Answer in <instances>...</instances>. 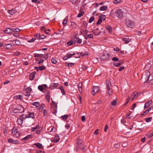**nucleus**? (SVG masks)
<instances>
[{"label":"nucleus","mask_w":153,"mask_h":153,"mask_svg":"<svg viewBox=\"0 0 153 153\" xmlns=\"http://www.w3.org/2000/svg\"><path fill=\"white\" fill-rule=\"evenodd\" d=\"M111 15L112 16H116L120 19H121L123 16V12L120 9L116 10L113 9L111 11Z\"/></svg>","instance_id":"nucleus-1"},{"label":"nucleus","mask_w":153,"mask_h":153,"mask_svg":"<svg viewBox=\"0 0 153 153\" xmlns=\"http://www.w3.org/2000/svg\"><path fill=\"white\" fill-rule=\"evenodd\" d=\"M106 88L108 90V94L110 95H112V91L111 89L112 86L111 84L110 81L109 80H107L106 81Z\"/></svg>","instance_id":"nucleus-2"},{"label":"nucleus","mask_w":153,"mask_h":153,"mask_svg":"<svg viewBox=\"0 0 153 153\" xmlns=\"http://www.w3.org/2000/svg\"><path fill=\"white\" fill-rule=\"evenodd\" d=\"M111 55L107 53H104L101 56V61L109 60L110 59Z\"/></svg>","instance_id":"nucleus-3"},{"label":"nucleus","mask_w":153,"mask_h":153,"mask_svg":"<svg viewBox=\"0 0 153 153\" xmlns=\"http://www.w3.org/2000/svg\"><path fill=\"white\" fill-rule=\"evenodd\" d=\"M24 108L21 105H19L17 108L15 109L13 111L15 113H21L24 112Z\"/></svg>","instance_id":"nucleus-4"},{"label":"nucleus","mask_w":153,"mask_h":153,"mask_svg":"<svg viewBox=\"0 0 153 153\" xmlns=\"http://www.w3.org/2000/svg\"><path fill=\"white\" fill-rule=\"evenodd\" d=\"M126 24L128 27L130 28H132L134 25V23L129 19L126 20Z\"/></svg>","instance_id":"nucleus-5"},{"label":"nucleus","mask_w":153,"mask_h":153,"mask_svg":"<svg viewBox=\"0 0 153 153\" xmlns=\"http://www.w3.org/2000/svg\"><path fill=\"white\" fill-rule=\"evenodd\" d=\"M12 131L13 135L16 137H18L19 136V133L18 132L16 127H13Z\"/></svg>","instance_id":"nucleus-6"},{"label":"nucleus","mask_w":153,"mask_h":153,"mask_svg":"<svg viewBox=\"0 0 153 153\" xmlns=\"http://www.w3.org/2000/svg\"><path fill=\"white\" fill-rule=\"evenodd\" d=\"M99 90V86H94L92 90V94L94 95Z\"/></svg>","instance_id":"nucleus-7"},{"label":"nucleus","mask_w":153,"mask_h":153,"mask_svg":"<svg viewBox=\"0 0 153 153\" xmlns=\"http://www.w3.org/2000/svg\"><path fill=\"white\" fill-rule=\"evenodd\" d=\"M91 32L94 34L95 36L99 35L101 33L100 31L98 28L92 30Z\"/></svg>","instance_id":"nucleus-8"},{"label":"nucleus","mask_w":153,"mask_h":153,"mask_svg":"<svg viewBox=\"0 0 153 153\" xmlns=\"http://www.w3.org/2000/svg\"><path fill=\"white\" fill-rule=\"evenodd\" d=\"M8 142L9 143H12L14 144H20L19 141L17 140H14L12 138H10L8 140Z\"/></svg>","instance_id":"nucleus-9"},{"label":"nucleus","mask_w":153,"mask_h":153,"mask_svg":"<svg viewBox=\"0 0 153 153\" xmlns=\"http://www.w3.org/2000/svg\"><path fill=\"white\" fill-rule=\"evenodd\" d=\"M131 39L128 37L126 36V37L123 38L122 39V40L124 42L125 44H128L131 41Z\"/></svg>","instance_id":"nucleus-10"},{"label":"nucleus","mask_w":153,"mask_h":153,"mask_svg":"<svg viewBox=\"0 0 153 153\" xmlns=\"http://www.w3.org/2000/svg\"><path fill=\"white\" fill-rule=\"evenodd\" d=\"M78 88L80 94H82V83L81 82H79L78 85Z\"/></svg>","instance_id":"nucleus-11"},{"label":"nucleus","mask_w":153,"mask_h":153,"mask_svg":"<svg viewBox=\"0 0 153 153\" xmlns=\"http://www.w3.org/2000/svg\"><path fill=\"white\" fill-rule=\"evenodd\" d=\"M36 74V73L35 71H34L32 72L30 74V76H29V79L30 80H32L33 79H34L35 74Z\"/></svg>","instance_id":"nucleus-12"},{"label":"nucleus","mask_w":153,"mask_h":153,"mask_svg":"<svg viewBox=\"0 0 153 153\" xmlns=\"http://www.w3.org/2000/svg\"><path fill=\"white\" fill-rule=\"evenodd\" d=\"M152 102V101L150 100L146 102L144 105V108L146 109L148 108L151 104Z\"/></svg>","instance_id":"nucleus-13"},{"label":"nucleus","mask_w":153,"mask_h":153,"mask_svg":"<svg viewBox=\"0 0 153 153\" xmlns=\"http://www.w3.org/2000/svg\"><path fill=\"white\" fill-rule=\"evenodd\" d=\"M17 12V10L15 9H12L10 10H9L8 12L10 15H13L14 13H16Z\"/></svg>","instance_id":"nucleus-14"},{"label":"nucleus","mask_w":153,"mask_h":153,"mask_svg":"<svg viewBox=\"0 0 153 153\" xmlns=\"http://www.w3.org/2000/svg\"><path fill=\"white\" fill-rule=\"evenodd\" d=\"M59 84L57 83H53L50 85V88L51 89H53L58 86Z\"/></svg>","instance_id":"nucleus-15"},{"label":"nucleus","mask_w":153,"mask_h":153,"mask_svg":"<svg viewBox=\"0 0 153 153\" xmlns=\"http://www.w3.org/2000/svg\"><path fill=\"white\" fill-rule=\"evenodd\" d=\"M13 45H19L21 44V42L19 40H16L13 41Z\"/></svg>","instance_id":"nucleus-16"},{"label":"nucleus","mask_w":153,"mask_h":153,"mask_svg":"<svg viewBox=\"0 0 153 153\" xmlns=\"http://www.w3.org/2000/svg\"><path fill=\"white\" fill-rule=\"evenodd\" d=\"M12 32V29L10 28H7L4 31V33L6 34L10 33Z\"/></svg>","instance_id":"nucleus-17"},{"label":"nucleus","mask_w":153,"mask_h":153,"mask_svg":"<svg viewBox=\"0 0 153 153\" xmlns=\"http://www.w3.org/2000/svg\"><path fill=\"white\" fill-rule=\"evenodd\" d=\"M59 140V136L58 134H56L55 136V137L53 140V142H55L56 143L58 142Z\"/></svg>","instance_id":"nucleus-18"},{"label":"nucleus","mask_w":153,"mask_h":153,"mask_svg":"<svg viewBox=\"0 0 153 153\" xmlns=\"http://www.w3.org/2000/svg\"><path fill=\"white\" fill-rule=\"evenodd\" d=\"M106 30L109 33L111 32L112 31V27L110 26H107L106 27Z\"/></svg>","instance_id":"nucleus-19"},{"label":"nucleus","mask_w":153,"mask_h":153,"mask_svg":"<svg viewBox=\"0 0 153 153\" xmlns=\"http://www.w3.org/2000/svg\"><path fill=\"white\" fill-rule=\"evenodd\" d=\"M35 117V115L33 113H29L27 115L28 118H33Z\"/></svg>","instance_id":"nucleus-20"},{"label":"nucleus","mask_w":153,"mask_h":153,"mask_svg":"<svg viewBox=\"0 0 153 153\" xmlns=\"http://www.w3.org/2000/svg\"><path fill=\"white\" fill-rule=\"evenodd\" d=\"M13 46L10 44L6 45V48L7 49H10L12 48Z\"/></svg>","instance_id":"nucleus-21"},{"label":"nucleus","mask_w":153,"mask_h":153,"mask_svg":"<svg viewBox=\"0 0 153 153\" xmlns=\"http://www.w3.org/2000/svg\"><path fill=\"white\" fill-rule=\"evenodd\" d=\"M138 95V94L137 92H135V93H133L132 94V100H133L135 98H136L137 97Z\"/></svg>","instance_id":"nucleus-22"},{"label":"nucleus","mask_w":153,"mask_h":153,"mask_svg":"<svg viewBox=\"0 0 153 153\" xmlns=\"http://www.w3.org/2000/svg\"><path fill=\"white\" fill-rule=\"evenodd\" d=\"M17 124L19 125H21L23 123V120L22 118L18 119L17 121Z\"/></svg>","instance_id":"nucleus-23"},{"label":"nucleus","mask_w":153,"mask_h":153,"mask_svg":"<svg viewBox=\"0 0 153 153\" xmlns=\"http://www.w3.org/2000/svg\"><path fill=\"white\" fill-rule=\"evenodd\" d=\"M108 7L106 6H102L100 8V10L101 11L106 10L107 9Z\"/></svg>","instance_id":"nucleus-24"},{"label":"nucleus","mask_w":153,"mask_h":153,"mask_svg":"<svg viewBox=\"0 0 153 153\" xmlns=\"http://www.w3.org/2000/svg\"><path fill=\"white\" fill-rule=\"evenodd\" d=\"M59 88L61 91L62 94L63 95H65V93L63 87L62 86H60L59 87Z\"/></svg>","instance_id":"nucleus-25"},{"label":"nucleus","mask_w":153,"mask_h":153,"mask_svg":"<svg viewBox=\"0 0 153 153\" xmlns=\"http://www.w3.org/2000/svg\"><path fill=\"white\" fill-rule=\"evenodd\" d=\"M45 97L47 101L49 102L50 99V95L49 93L46 94Z\"/></svg>","instance_id":"nucleus-26"},{"label":"nucleus","mask_w":153,"mask_h":153,"mask_svg":"<svg viewBox=\"0 0 153 153\" xmlns=\"http://www.w3.org/2000/svg\"><path fill=\"white\" fill-rule=\"evenodd\" d=\"M43 56V55L41 54L35 53L34 54V56L35 58L40 57L42 58Z\"/></svg>","instance_id":"nucleus-27"},{"label":"nucleus","mask_w":153,"mask_h":153,"mask_svg":"<svg viewBox=\"0 0 153 153\" xmlns=\"http://www.w3.org/2000/svg\"><path fill=\"white\" fill-rule=\"evenodd\" d=\"M152 118V117L146 118L145 119V121L146 122L149 123L151 121Z\"/></svg>","instance_id":"nucleus-28"},{"label":"nucleus","mask_w":153,"mask_h":153,"mask_svg":"<svg viewBox=\"0 0 153 153\" xmlns=\"http://www.w3.org/2000/svg\"><path fill=\"white\" fill-rule=\"evenodd\" d=\"M68 117V115H64L63 116H62L61 117L62 119L63 120H66Z\"/></svg>","instance_id":"nucleus-29"},{"label":"nucleus","mask_w":153,"mask_h":153,"mask_svg":"<svg viewBox=\"0 0 153 153\" xmlns=\"http://www.w3.org/2000/svg\"><path fill=\"white\" fill-rule=\"evenodd\" d=\"M32 91L31 88L29 87L25 89V91L26 93H30Z\"/></svg>","instance_id":"nucleus-30"},{"label":"nucleus","mask_w":153,"mask_h":153,"mask_svg":"<svg viewBox=\"0 0 153 153\" xmlns=\"http://www.w3.org/2000/svg\"><path fill=\"white\" fill-rule=\"evenodd\" d=\"M51 106H52L53 105H54V108H57V104L53 101H52V102L51 103Z\"/></svg>","instance_id":"nucleus-31"},{"label":"nucleus","mask_w":153,"mask_h":153,"mask_svg":"<svg viewBox=\"0 0 153 153\" xmlns=\"http://www.w3.org/2000/svg\"><path fill=\"white\" fill-rule=\"evenodd\" d=\"M14 98L15 99H20V100H22V97L21 95H17L16 96H14Z\"/></svg>","instance_id":"nucleus-32"},{"label":"nucleus","mask_w":153,"mask_h":153,"mask_svg":"<svg viewBox=\"0 0 153 153\" xmlns=\"http://www.w3.org/2000/svg\"><path fill=\"white\" fill-rule=\"evenodd\" d=\"M32 105L36 107H38L39 105V103L38 102H36L32 103Z\"/></svg>","instance_id":"nucleus-33"},{"label":"nucleus","mask_w":153,"mask_h":153,"mask_svg":"<svg viewBox=\"0 0 153 153\" xmlns=\"http://www.w3.org/2000/svg\"><path fill=\"white\" fill-rule=\"evenodd\" d=\"M106 16L105 15H102L101 16H100V19L102 21L104 20L105 19H106Z\"/></svg>","instance_id":"nucleus-34"},{"label":"nucleus","mask_w":153,"mask_h":153,"mask_svg":"<svg viewBox=\"0 0 153 153\" xmlns=\"http://www.w3.org/2000/svg\"><path fill=\"white\" fill-rule=\"evenodd\" d=\"M30 135H27L25 137L21 139V140H28L29 139L30 137Z\"/></svg>","instance_id":"nucleus-35"},{"label":"nucleus","mask_w":153,"mask_h":153,"mask_svg":"<svg viewBox=\"0 0 153 153\" xmlns=\"http://www.w3.org/2000/svg\"><path fill=\"white\" fill-rule=\"evenodd\" d=\"M84 12H80L77 15V17H80L84 14Z\"/></svg>","instance_id":"nucleus-36"},{"label":"nucleus","mask_w":153,"mask_h":153,"mask_svg":"<svg viewBox=\"0 0 153 153\" xmlns=\"http://www.w3.org/2000/svg\"><path fill=\"white\" fill-rule=\"evenodd\" d=\"M35 145L39 148H41L42 146V144L40 143H36Z\"/></svg>","instance_id":"nucleus-37"},{"label":"nucleus","mask_w":153,"mask_h":153,"mask_svg":"<svg viewBox=\"0 0 153 153\" xmlns=\"http://www.w3.org/2000/svg\"><path fill=\"white\" fill-rule=\"evenodd\" d=\"M76 42L79 44H80L82 42V40L78 37L76 38Z\"/></svg>","instance_id":"nucleus-38"},{"label":"nucleus","mask_w":153,"mask_h":153,"mask_svg":"<svg viewBox=\"0 0 153 153\" xmlns=\"http://www.w3.org/2000/svg\"><path fill=\"white\" fill-rule=\"evenodd\" d=\"M94 19V16H92L91 17L89 20V22L91 23L92 22Z\"/></svg>","instance_id":"nucleus-39"},{"label":"nucleus","mask_w":153,"mask_h":153,"mask_svg":"<svg viewBox=\"0 0 153 153\" xmlns=\"http://www.w3.org/2000/svg\"><path fill=\"white\" fill-rule=\"evenodd\" d=\"M39 68V70L41 71L45 69L46 68L44 66H40Z\"/></svg>","instance_id":"nucleus-40"},{"label":"nucleus","mask_w":153,"mask_h":153,"mask_svg":"<svg viewBox=\"0 0 153 153\" xmlns=\"http://www.w3.org/2000/svg\"><path fill=\"white\" fill-rule=\"evenodd\" d=\"M27 117V116L25 114H23L21 115L20 118L23 120V119H25Z\"/></svg>","instance_id":"nucleus-41"},{"label":"nucleus","mask_w":153,"mask_h":153,"mask_svg":"<svg viewBox=\"0 0 153 153\" xmlns=\"http://www.w3.org/2000/svg\"><path fill=\"white\" fill-rule=\"evenodd\" d=\"M51 62L54 64H56L57 63V61L56 60L52 58L51 59Z\"/></svg>","instance_id":"nucleus-42"},{"label":"nucleus","mask_w":153,"mask_h":153,"mask_svg":"<svg viewBox=\"0 0 153 153\" xmlns=\"http://www.w3.org/2000/svg\"><path fill=\"white\" fill-rule=\"evenodd\" d=\"M48 112L45 109H44L43 111V115L44 116H46L47 115Z\"/></svg>","instance_id":"nucleus-43"},{"label":"nucleus","mask_w":153,"mask_h":153,"mask_svg":"<svg viewBox=\"0 0 153 153\" xmlns=\"http://www.w3.org/2000/svg\"><path fill=\"white\" fill-rule=\"evenodd\" d=\"M42 129L41 128H38L36 131V134H40L41 132Z\"/></svg>","instance_id":"nucleus-44"},{"label":"nucleus","mask_w":153,"mask_h":153,"mask_svg":"<svg viewBox=\"0 0 153 153\" xmlns=\"http://www.w3.org/2000/svg\"><path fill=\"white\" fill-rule=\"evenodd\" d=\"M114 65L116 67H118L120 66L121 65V63L120 62H119V63H116L115 62L114 63Z\"/></svg>","instance_id":"nucleus-45"},{"label":"nucleus","mask_w":153,"mask_h":153,"mask_svg":"<svg viewBox=\"0 0 153 153\" xmlns=\"http://www.w3.org/2000/svg\"><path fill=\"white\" fill-rule=\"evenodd\" d=\"M20 30V29H19V28H16L15 29L13 28L12 29V31H14V32H18Z\"/></svg>","instance_id":"nucleus-46"},{"label":"nucleus","mask_w":153,"mask_h":153,"mask_svg":"<svg viewBox=\"0 0 153 153\" xmlns=\"http://www.w3.org/2000/svg\"><path fill=\"white\" fill-rule=\"evenodd\" d=\"M68 22V18H65V20L63 21L62 22V24L63 25H65Z\"/></svg>","instance_id":"nucleus-47"},{"label":"nucleus","mask_w":153,"mask_h":153,"mask_svg":"<svg viewBox=\"0 0 153 153\" xmlns=\"http://www.w3.org/2000/svg\"><path fill=\"white\" fill-rule=\"evenodd\" d=\"M146 136L149 138H150L153 136V132L151 134H147Z\"/></svg>","instance_id":"nucleus-48"},{"label":"nucleus","mask_w":153,"mask_h":153,"mask_svg":"<svg viewBox=\"0 0 153 153\" xmlns=\"http://www.w3.org/2000/svg\"><path fill=\"white\" fill-rule=\"evenodd\" d=\"M39 127V125H37L35 127H34L32 128V129L31 130V131H35V130L36 129H37Z\"/></svg>","instance_id":"nucleus-49"},{"label":"nucleus","mask_w":153,"mask_h":153,"mask_svg":"<svg viewBox=\"0 0 153 153\" xmlns=\"http://www.w3.org/2000/svg\"><path fill=\"white\" fill-rule=\"evenodd\" d=\"M117 103V101L116 100H114L111 102V104L112 105H116Z\"/></svg>","instance_id":"nucleus-50"},{"label":"nucleus","mask_w":153,"mask_h":153,"mask_svg":"<svg viewBox=\"0 0 153 153\" xmlns=\"http://www.w3.org/2000/svg\"><path fill=\"white\" fill-rule=\"evenodd\" d=\"M38 88L41 91H43V88L42 85H39L38 87Z\"/></svg>","instance_id":"nucleus-51"},{"label":"nucleus","mask_w":153,"mask_h":153,"mask_svg":"<svg viewBox=\"0 0 153 153\" xmlns=\"http://www.w3.org/2000/svg\"><path fill=\"white\" fill-rule=\"evenodd\" d=\"M121 2V0H114V3L117 4L120 3Z\"/></svg>","instance_id":"nucleus-52"},{"label":"nucleus","mask_w":153,"mask_h":153,"mask_svg":"<svg viewBox=\"0 0 153 153\" xmlns=\"http://www.w3.org/2000/svg\"><path fill=\"white\" fill-rule=\"evenodd\" d=\"M74 42L72 40H70L67 42V44L68 45H71Z\"/></svg>","instance_id":"nucleus-53"},{"label":"nucleus","mask_w":153,"mask_h":153,"mask_svg":"<svg viewBox=\"0 0 153 153\" xmlns=\"http://www.w3.org/2000/svg\"><path fill=\"white\" fill-rule=\"evenodd\" d=\"M102 21L99 18L98 21L97 22V25H99L100 24L102 23Z\"/></svg>","instance_id":"nucleus-54"},{"label":"nucleus","mask_w":153,"mask_h":153,"mask_svg":"<svg viewBox=\"0 0 153 153\" xmlns=\"http://www.w3.org/2000/svg\"><path fill=\"white\" fill-rule=\"evenodd\" d=\"M81 120L82 122H84L85 120V116H82L81 117Z\"/></svg>","instance_id":"nucleus-55"},{"label":"nucleus","mask_w":153,"mask_h":153,"mask_svg":"<svg viewBox=\"0 0 153 153\" xmlns=\"http://www.w3.org/2000/svg\"><path fill=\"white\" fill-rule=\"evenodd\" d=\"M112 60L114 61H118L119 59L116 57H114L112 58Z\"/></svg>","instance_id":"nucleus-56"},{"label":"nucleus","mask_w":153,"mask_h":153,"mask_svg":"<svg viewBox=\"0 0 153 153\" xmlns=\"http://www.w3.org/2000/svg\"><path fill=\"white\" fill-rule=\"evenodd\" d=\"M36 39H36L32 38L31 39V40H28L27 41V42H28L29 43H30V42H34Z\"/></svg>","instance_id":"nucleus-57"},{"label":"nucleus","mask_w":153,"mask_h":153,"mask_svg":"<svg viewBox=\"0 0 153 153\" xmlns=\"http://www.w3.org/2000/svg\"><path fill=\"white\" fill-rule=\"evenodd\" d=\"M45 35H41L40 36V38H39V40H40L41 39H43L45 38Z\"/></svg>","instance_id":"nucleus-58"},{"label":"nucleus","mask_w":153,"mask_h":153,"mask_svg":"<svg viewBox=\"0 0 153 153\" xmlns=\"http://www.w3.org/2000/svg\"><path fill=\"white\" fill-rule=\"evenodd\" d=\"M89 31L86 29H85V30L83 31V34H86L88 33V32Z\"/></svg>","instance_id":"nucleus-59"},{"label":"nucleus","mask_w":153,"mask_h":153,"mask_svg":"<svg viewBox=\"0 0 153 153\" xmlns=\"http://www.w3.org/2000/svg\"><path fill=\"white\" fill-rule=\"evenodd\" d=\"M14 56H18L20 54V53L19 52H16L13 54Z\"/></svg>","instance_id":"nucleus-60"},{"label":"nucleus","mask_w":153,"mask_h":153,"mask_svg":"<svg viewBox=\"0 0 153 153\" xmlns=\"http://www.w3.org/2000/svg\"><path fill=\"white\" fill-rule=\"evenodd\" d=\"M88 36L89 38H91V39L93 38V35L92 34H88Z\"/></svg>","instance_id":"nucleus-61"},{"label":"nucleus","mask_w":153,"mask_h":153,"mask_svg":"<svg viewBox=\"0 0 153 153\" xmlns=\"http://www.w3.org/2000/svg\"><path fill=\"white\" fill-rule=\"evenodd\" d=\"M125 68V67L124 66L121 67L119 69V71H122Z\"/></svg>","instance_id":"nucleus-62"},{"label":"nucleus","mask_w":153,"mask_h":153,"mask_svg":"<svg viewBox=\"0 0 153 153\" xmlns=\"http://www.w3.org/2000/svg\"><path fill=\"white\" fill-rule=\"evenodd\" d=\"M98 130H99L98 129H96L94 131V134L95 135H97L98 134Z\"/></svg>","instance_id":"nucleus-63"},{"label":"nucleus","mask_w":153,"mask_h":153,"mask_svg":"<svg viewBox=\"0 0 153 153\" xmlns=\"http://www.w3.org/2000/svg\"><path fill=\"white\" fill-rule=\"evenodd\" d=\"M114 50L115 51H117V52H118L120 50V49L118 48H117V47L116 48H114Z\"/></svg>","instance_id":"nucleus-64"}]
</instances>
